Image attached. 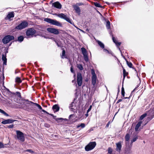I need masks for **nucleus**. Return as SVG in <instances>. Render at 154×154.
<instances>
[{
    "label": "nucleus",
    "mask_w": 154,
    "mask_h": 154,
    "mask_svg": "<svg viewBox=\"0 0 154 154\" xmlns=\"http://www.w3.org/2000/svg\"><path fill=\"white\" fill-rule=\"evenodd\" d=\"M44 21L53 25L60 27L62 26V24L60 23L56 20L49 18H45L44 19Z\"/></svg>",
    "instance_id": "1"
},
{
    "label": "nucleus",
    "mask_w": 154,
    "mask_h": 154,
    "mask_svg": "<svg viewBox=\"0 0 154 154\" xmlns=\"http://www.w3.org/2000/svg\"><path fill=\"white\" fill-rule=\"evenodd\" d=\"M78 107V104L75 99L74 100L69 106V108L70 110L74 112H75L76 110H77Z\"/></svg>",
    "instance_id": "2"
},
{
    "label": "nucleus",
    "mask_w": 154,
    "mask_h": 154,
    "mask_svg": "<svg viewBox=\"0 0 154 154\" xmlns=\"http://www.w3.org/2000/svg\"><path fill=\"white\" fill-rule=\"evenodd\" d=\"M17 138L20 141L23 142L25 141V137L24 134L20 131H16Z\"/></svg>",
    "instance_id": "3"
},
{
    "label": "nucleus",
    "mask_w": 154,
    "mask_h": 154,
    "mask_svg": "<svg viewBox=\"0 0 154 154\" xmlns=\"http://www.w3.org/2000/svg\"><path fill=\"white\" fill-rule=\"evenodd\" d=\"M96 145L95 142L89 143L85 147V149L87 151H88L93 149L95 147Z\"/></svg>",
    "instance_id": "4"
},
{
    "label": "nucleus",
    "mask_w": 154,
    "mask_h": 154,
    "mask_svg": "<svg viewBox=\"0 0 154 154\" xmlns=\"http://www.w3.org/2000/svg\"><path fill=\"white\" fill-rule=\"evenodd\" d=\"M28 25V23L26 21H23L20 24L16 26L15 28L18 30H21L27 27Z\"/></svg>",
    "instance_id": "5"
},
{
    "label": "nucleus",
    "mask_w": 154,
    "mask_h": 154,
    "mask_svg": "<svg viewBox=\"0 0 154 154\" xmlns=\"http://www.w3.org/2000/svg\"><path fill=\"white\" fill-rule=\"evenodd\" d=\"M36 33V31L33 28L28 29L26 32V35L28 37H32L33 35Z\"/></svg>",
    "instance_id": "6"
},
{
    "label": "nucleus",
    "mask_w": 154,
    "mask_h": 154,
    "mask_svg": "<svg viewBox=\"0 0 154 154\" xmlns=\"http://www.w3.org/2000/svg\"><path fill=\"white\" fill-rule=\"evenodd\" d=\"M14 36L9 35L5 36L2 39V42L4 44L8 43L10 41L14 39Z\"/></svg>",
    "instance_id": "7"
},
{
    "label": "nucleus",
    "mask_w": 154,
    "mask_h": 154,
    "mask_svg": "<svg viewBox=\"0 0 154 154\" xmlns=\"http://www.w3.org/2000/svg\"><path fill=\"white\" fill-rule=\"evenodd\" d=\"M147 113V120L149 121L154 117V107L152 109L150 110Z\"/></svg>",
    "instance_id": "8"
},
{
    "label": "nucleus",
    "mask_w": 154,
    "mask_h": 154,
    "mask_svg": "<svg viewBox=\"0 0 154 154\" xmlns=\"http://www.w3.org/2000/svg\"><path fill=\"white\" fill-rule=\"evenodd\" d=\"M57 16L61 18L64 19L66 21L70 23V24H72V22L71 20L65 14L63 13L59 14L57 15Z\"/></svg>",
    "instance_id": "9"
},
{
    "label": "nucleus",
    "mask_w": 154,
    "mask_h": 154,
    "mask_svg": "<svg viewBox=\"0 0 154 154\" xmlns=\"http://www.w3.org/2000/svg\"><path fill=\"white\" fill-rule=\"evenodd\" d=\"M83 78L81 73H78L77 74V82L79 86H81L82 84Z\"/></svg>",
    "instance_id": "10"
},
{
    "label": "nucleus",
    "mask_w": 154,
    "mask_h": 154,
    "mask_svg": "<svg viewBox=\"0 0 154 154\" xmlns=\"http://www.w3.org/2000/svg\"><path fill=\"white\" fill-rule=\"evenodd\" d=\"M81 51L83 55L85 61L88 62V58L87 54V51L86 49L84 48H81Z\"/></svg>",
    "instance_id": "11"
},
{
    "label": "nucleus",
    "mask_w": 154,
    "mask_h": 154,
    "mask_svg": "<svg viewBox=\"0 0 154 154\" xmlns=\"http://www.w3.org/2000/svg\"><path fill=\"white\" fill-rule=\"evenodd\" d=\"M47 30L48 32L55 35H57L59 33L58 29L55 28H48Z\"/></svg>",
    "instance_id": "12"
},
{
    "label": "nucleus",
    "mask_w": 154,
    "mask_h": 154,
    "mask_svg": "<svg viewBox=\"0 0 154 154\" xmlns=\"http://www.w3.org/2000/svg\"><path fill=\"white\" fill-rule=\"evenodd\" d=\"M52 6L57 9H61L62 8V5L58 2H56L52 4Z\"/></svg>",
    "instance_id": "13"
},
{
    "label": "nucleus",
    "mask_w": 154,
    "mask_h": 154,
    "mask_svg": "<svg viewBox=\"0 0 154 154\" xmlns=\"http://www.w3.org/2000/svg\"><path fill=\"white\" fill-rule=\"evenodd\" d=\"M116 150L118 152H120L121 150L122 146L121 141L116 143Z\"/></svg>",
    "instance_id": "14"
},
{
    "label": "nucleus",
    "mask_w": 154,
    "mask_h": 154,
    "mask_svg": "<svg viewBox=\"0 0 154 154\" xmlns=\"http://www.w3.org/2000/svg\"><path fill=\"white\" fill-rule=\"evenodd\" d=\"M14 121L13 120L11 119H9L3 121L2 122V123L3 124L12 123H13Z\"/></svg>",
    "instance_id": "15"
},
{
    "label": "nucleus",
    "mask_w": 154,
    "mask_h": 154,
    "mask_svg": "<svg viewBox=\"0 0 154 154\" xmlns=\"http://www.w3.org/2000/svg\"><path fill=\"white\" fill-rule=\"evenodd\" d=\"M14 17V14L13 12H10L7 16L5 18L6 19H10L11 18L13 17Z\"/></svg>",
    "instance_id": "16"
},
{
    "label": "nucleus",
    "mask_w": 154,
    "mask_h": 154,
    "mask_svg": "<svg viewBox=\"0 0 154 154\" xmlns=\"http://www.w3.org/2000/svg\"><path fill=\"white\" fill-rule=\"evenodd\" d=\"M52 109L54 111V112H55L59 111L60 109V107L58 105L55 104L53 106Z\"/></svg>",
    "instance_id": "17"
},
{
    "label": "nucleus",
    "mask_w": 154,
    "mask_h": 154,
    "mask_svg": "<svg viewBox=\"0 0 154 154\" xmlns=\"http://www.w3.org/2000/svg\"><path fill=\"white\" fill-rule=\"evenodd\" d=\"M73 7L75 11L76 12L79 14H80L81 11L79 7L78 6L76 5L73 6Z\"/></svg>",
    "instance_id": "18"
},
{
    "label": "nucleus",
    "mask_w": 154,
    "mask_h": 154,
    "mask_svg": "<svg viewBox=\"0 0 154 154\" xmlns=\"http://www.w3.org/2000/svg\"><path fill=\"white\" fill-rule=\"evenodd\" d=\"M6 54H3L2 55V59L3 61V64L6 65L7 63V58H6Z\"/></svg>",
    "instance_id": "19"
},
{
    "label": "nucleus",
    "mask_w": 154,
    "mask_h": 154,
    "mask_svg": "<svg viewBox=\"0 0 154 154\" xmlns=\"http://www.w3.org/2000/svg\"><path fill=\"white\" fill-rule=\"evenodd\" d=\"M97 76H92L91 78V81L92 84L94 86L96 83Z\"/></svg>",
    "instance_id": "20"
},
{
    "label": "nucleus",
    "mask_w": 154,
    "mask_h": 154,
    "mask_svg": "<svg viewBox=\"0 0 154 154\" xmlns=\"http://www.w3.org/2000/svg\"><path fill=\"white\" fill-rule=\"evenodd\" d=\"M142 123V121H140L137 124L135 127V131H137L138 130V129Z\"/></svg>",
    "instance_id": "21"
},
{
    "label": "nucleus",
    "mask_w": 154,
    "mask_h": 154,
    "mask_svg": "<svg viewBox=\"0 0 154 154\" xmlns=\"http://www.w3.org/2000/svg\"><path fill=\"white\" fill-rule=\"evenodd\" d=\"M96 42H97L101 48L103 49L104 48V44L101 42L99 40H97Z\"/></svg>",
    "instance_id": "22"
},
{
    "label": "nucleus",
    "mask_w": 154,
    "mask_h": 154,
    "mask_svg": "<svg viewBox=\"0 0 154 154\" xmlns=\"http://www.w3.org/2000/svg\"><path fill=\"white\" fill-rule=\"evenodd\" d=\"M112 40L114 43H115L116 45L117 46H120L121 44V42H117V41L116 40L114 37H112Z\"/></svg>",
    "instance_id": "23"
},
{
    "label": "nucleus",
    "mask_w": 154,
    "mask_h": 154,
    "mask_svg": "<svg viewBox=\"0 0 154 154\" xmlns=\"http://www.w3.org/2000/svg\"><path fill=\"white\" fill-rule=\"evenodd\" d=\"M77 66L80 70H82L83 69V67L82 64H78L77 65Z\"/></svg>",
    "instance_id": "24"
},
{
    "label": "nucleus",
    "mask_w": 154,
    "mask_h": 154,
    "mask_svg": "<svg viewBox=\"0 0 154 154\" xmlns=\"http://www.w3.org/2000/svg\"><path fill=\"white\" fill-rule=\"evenodd\" d=\"M23 39L24 38L22 36H20L18 38V41L20 42H22L23 41Z\"/></svg>",
    "instance_id": "25"
},
{
    "label": "nucleus",
    "mask_w": 154,
    "mask_h": 154,
    "mask_svg": "<svg viewBox=\"0 0 154 154\" xmlns=\"http://www.w3.org/2000/svg\"><path fill=\"white\" fill-rule=\"evenodd\" d=\"M147 115V113H145L142 115L140 117V120H142Z\"/></svg>",
    "instance_id": "26"
},
{
    "label": "nucleus",
    "mask_w": 154,
    "mask_h": 154,
    "mask_svg": "<svg viewBox=\"0 0 154 154\" xmlns=\"http://www.w3.org/2000/svg\"><path fill=\"white\" fill-rule=\"evenodd\" d=\"M106 27L107 29H109L110 28V22L109 21H107L106 23Z\"/></svg>",
    "instance_id": "27"
},
{
    "label": "nucleus",
    "mask_w": 154,
    "mask_h": 154,
    "mask_svg": "<svg viewBox=\"0 0 154 154\" xmlns=\"http://www.w3.org/2000/svg\"><path fill=\"white\" fill-rule=\"evenodd\" d=\"M85 127V125L84 123H81L80 124H79L77 126V127L78 128L81 127L82 128H83Z\"/></svg>",
    "instance_id": "28"
},
{
    "label": "nucleus",
    "mask_w": 154,
    "mask_h": 154,
    "mask_svg": "<svg viewBox=\"0 0 154 154\" xmlns=\"http://www.w3.org/2000/svg\"><path fill=\"white\" fill-rule=\"evenodd\" d=\"M130 135L129 134H127L125 136V140L127 141H128L130 139Z\"/></svg>",
    "instance_id": "29"
},
{
    "label": "nucleus",
    "mask_w": 154,
    "mask_h": 154,
    "mask_svg": "<svg viewBox=\"0 0 154 154\" xmlns=\"http://www.w3.org/2000/svg\"><path fill=\"white\" fill-rule=\"evenodd\" d=\"M55 42L56 43L58 47H63V45L60 42H57L55 41Z\"/></svg>",
    "instance_id": "30"
},
{
    "label": "nucleus",
    "mask_w": 154,
    "mask_h": 154,
    "mask_svg": "<svg viewBox=\"0 0 154 154\" xmlns=\"http://www.w3.org/2000/svg\"><path fill=\"white\" fill-rule=\"evenodd\" d=\"M0 112L4 115L5 116H9L8 114L7 113L5 112L4 110L1 109H0Z\"/></svg>",
    "instance_id": "31"
},
{
    "label": "nucleus",
    "mask_w": 154,
    "mask_h": 154,
    "mask_svg": "<svg viewBox=\"0 0 154 154\" xmlns=\"http://www.w3.org/2000/svg\"><path fill=\"white\" fill-rule=\"evenodd\" d=\"M126 61L127 63V64L128 65V66L130 68H132V66H133V65H132V63L131 62H129L127 60H126Z\"/></svg>",
    "instance_id": "32"
},
{
    "label": "nucleus",
    "mask_w": 154,
    "mask_h": 154,
    "mask_svg": "<svg viewBox=\"0 0 154 154\" xmlns=\"http://www.w3.org/2000/svg\"><path fill=\"white\" fill-rule=\"evenodd\" d=\"M103 51L106 52V53H108V54H110L112 55V52L111 51H109L108 50H107L106 49H103Z\"/></svg>",
    "instance_id": "33"
},
{
    "label": "nucleus",
    "mask_w": 154,
    "mask_h": 154,
    "mask_svg": "<svg viewBox=\"0 0 154 154\" xmlns=\"http://www.w3.org/2000/svg\"><path fill=\"white\" fill-rule=\"evenodd\" d=\"M16 82H17L18 83H20L22 82L20 78L18 77H17L16 78Z\"/></svg>",
    "instance_id": "34"
},
{
    "label": "nucleus",
    "mask_w": 154,
    "mask_h": 154,
    "mask_svg": "<svg viewBox=\"0 0 154 154\" xmlns=\"http://www.w3.org/2000/svg\"><path fill=\"white\" fill-rule=\"evenodd\" d=\"M138 138L137 136L134 137L133 139L131 140V143H132L133 142H135Z\"/></svg>",
    "instance_id": "35"
},
{
    "label": "nucleus",
    "mask_w": 154,
    "mask_h": 154,
    "mask_svg": "<svg viewBox=\"0 0 154 154\" xmlns=\"http://www.w3.org/2000/svg\"><path fill=\"white\" fill-rule=\"evenodd\" d=\"M125 91L124 88L123 87H122V91H121V94L122 96L124 97L125 96Z\"/></svg>",
    "instance_id": "36"
},
{
    "label": "nucleus",
    "mask_w": 154,
    "mask_h": 154,
    "mask_svg": "<svg viewBox=\"0 0 154 154\" xmlns=\"http://www.w3.org/2000/svg\"><path fill=\"white\" fill-rule=\"evenodd\" d=\"M94 5L96 7L100 8H102V7L99 3L97 2H94Z\"/></svg>",
    "instance_id": "37"
},
{
    "label": "nucleus",
    "mask_w": 154,
    "mask_h": 154,
    "mask_svg": "<svg viewBox=\"0 0 154 154\" xmlns=\"http://www.w3.org/2000/svg\"><path fill=\"white\" fill-rule=\"evenodd\" d=\"M25 151L26 152H29L30 153H31L32 154H34L35 153L33 151H32L31 149H27V150H25Z\"/></svg>",
    "instance_id": "38"
},
{
    "label": "nucleus",
    "mask_w": 154,
    "mask_h": 154,
    "mask_svg": "<svg viewBox=\"0 0 154 154\" xmlns=\"http://www.w3.org/2000/svg\"><path fill=\"white\" fill-rule=\"evenodd\" d=\"M112 149L110 147H109L108 149V152L110 154H112Z\"/></svg>",
    "instance_id": "39"
},
{
    "label": "nucleus",
    "mask_w": 154,
    "mask_h": 154,
    "mask_svg": "<svg viewBox=\"0 0 154 154\" xmlns=\"http://www.w3.org/2000/svg\"><path fill=\"white\" fill-rule=\"evenodd\" d=\"M65 51L64 50H63L62 51V55L61 56V57L62 58H64V57L65 54Z\"/></svg>",
    "instance_id": "40"
},
{
    "label": "nucleus",
    "mask_w": 154,
    "mask_h": 154,
    "mask_svg": "<svg viewBox=\"0 0 154 154\" xmlns=\"http://www.w3.org/2000/svg\"><path fill=\"white\" fill-rule=\"evenodd\" d=\"M91 74L92 75V76H96L94 71V69H92L91 70Z\"/></svg>",
    "instance_id": "41"
},
{
    "label": "nucleus",
    "mask_w": 154,
    "mask_h": 154,
    "mask_svg": "<svg viewBox=\"0 0 154 154\" xmlns=\"http://www.w3.org/2000/svg\"><path fill=\"white\" fill-rule=\"evenodd\" d=\"M35 105L38 107V108L40 109H42V107L40 105L38 104V103H36V104H35Z\"/></svg>",
    "instance_id": "42"
},
{
    "label": "nucleus",
    "mask_w": 154,
    "mask_h": 154,
    "mask_svg": "<svg viewBox=\"0 0 154 154\" xmlns=\"http://www.w3.org/2000/svg\"><path fill=\"white\" fill-rule=\"evenodd\" d=\"M123 76L124 78L125 77L126 75V71L125 69H124L123 70Z\"/></svg>",
    "instance_id": "43"
},
{
    "label": "nucleus",
    "mask_w": 154,
    "mask_h": 154,
    "mask_svg": "<svg viewBox=\"0 0 154 154\" xmlns=\"http://www.w3.org/2000/svg\"><path fill=\"white\" fill-rule=\"evenodd\" d=\"M4 147V145L1 142H0V148Z\"/></svg>",
    "instance_id": "44"
},
{
    "label": "nucleus",
    "mask_w": 154,
    "mask_h": 154,
    "mask_svg": "<svg viewBox=\"0 0 154 154\" xmlns=\"http://www.w3.org/2000/svg\"><path fill=\"white\" fill-rule=\"evenodd\" d=\"M70 71L71 72L74 73V72L73 69V67L72 66L70 68Z\"/></svg>",
    "instance_id": "45"
},
{
    "label": "nucleus",
    "mask_w": 154,
    "mask_h": 154,
    "mask_svg": "<svg viewBox=\"0 0 154 154\" xmlns=\"http://www.w3.org/2000/svg\"><path fill=\"white\" fill-rule=\"evenodd\" d=\"M42 111L44 112H45V113H46L47 114H49V113L48 112H47L44 109H42Z\"/></svg>",
    "instance_id": "46"
},
{
    "label": "nucleus",
    "mask_w": 154,
    "mask_h": 154,
    "mask_svg": "<svg viewBox=\"0 0 154 154\" xmlns=\"http://www.w3.org/2000/svg\"><path fill=\"white\" fill-rule=\"evenodd\" d=\"M14 127V125H9L8 126V127L10 128H12Z\"/></svg>",
    "instance_id": "47"
},
{
    "label": "nucleus",
    "mask_w": 154,
    "mask_h": 154,
    "mask_svg": "<svg viewBox=\"0 0 154 154\" xmlns=\"http://www.w3.org/2000/svg\"><path fill=\"white\" fill-rule=\"evenodd\" d=\"M122 101V99H119L117 102H116V103H119L120 102H121V101Z\"/></svg>",
    "instance_id": "48"
},
{
    "label": "nucleus",
    "mask_w": 154,
    "mask_h": 154,
    "mask_svg": "<svg viewBox=\"0 0 154 154\" xmlns=\"http://www.w3.org/2000/svg\"><path fill=\"white\" fill-rule=\"evenodd\" d=\"M30 103H31L32 104H34L35 105V104H36L37 103H34L31 101H30V102H29V104Z\"/></svg>",
    "instance_id": "49"
},
{
    "label": "nucleus",
    "mask_w": 154,
    "mask_h": 154,
    "mask_svg": "<svg viewBox=\"0 0 154 154\" xmlns=\"http://www.w3.org/2000/svg\"><path fill=\"white\" fill-rule=\"evenodd\" d=\"M73 116V115H70L69 117V119H70Z\"/></svg>",
    "instance_id": "50"
},
{
    "label": "nucleus",
    "mask_w": 154,
    "mask_h": 154,
    "mask_svg": "<svg viewBox=\"0 0 154 154\" xmlns=\"http://www.w3.org/2000/svg\"><path fill=\"white\" fill-rule=\"evenodd\" d=\"M109 124H110V122H109L108 123L106 124V127H109Z\"/></svg>",
    "instance_id": "51"
},
{
    "label": "nucleus",
    "mask_w": 154,
    "mask_h": 154,
    "mask_svg": "<svg viewBox=\"0 0 154 154\" xmlns=\"http://www.w3.org/2000/svg\"><path fill=\"white\" fill-rule=\"evenodd\" d=\"M45 126L47 127H49V125L47 124H45Z\"/></svg>",
    "instance_id": "52"
},
{
    "label": "nucleus",
    "mask_w": 154,
    "mask_h": 154,
    "mask_svg": "<svg viewBox=\"0 0 154 154\" xmlns=\"http://www.w3.org/2000/svg\"><path fill=\"white\" fill-rule=\"evenodd\" d=\"M64 119L62 118H58L57 119V120H64Z\"/></svg>",
    "instance_id": "53"
},
{
    "label": "nucleus",
    "mask_w": 154,
    "mask_h": 154,
    "mask_svg": "<svg viewBox=\"0 0 154 154\" xmlns=\"http://www.w3.org/2000/svg\"><path fill=\"white\" fill-rule=\"evenodd\" d=\"M77 29H79L81 32H85L84 31H83V30H82V29H79V28H78V27H77Z\"/></svg>",
    "instance_id": "54"
},
{
    "label": "nucleus",
    "mask_w": 154,
    "mask_h": 154,
    "mask_svg": "<svg viewBox=\"0 0 154 154\" xmlns=\"http://www.w3.org/2000/svg\"><path fill=\"white\" fill-rule=\"evenodd\" d=\"M49 114V115H51V116H53L54 118V117H56V116H54L53 115V114H50V113H49V114Z\"/></svg>",
    "instance_id": "55"
},
{
    "label": "nucleus",
    "mask_w": 154,
    "mask_h": 154,
    "mask_svg": "<svg viewBox=\"0 0 154 154\" xmlns=\"http://www.w3.org/2000/svg\"><path fill=\"white\" fill-rule=\"evenodd\" d=\"M88 112H87L86 114H85V116L86 117H87L88 116Z\"/></svg>",
    "instance_id": "56"
},
{
    "label": "nucleus",
    "mask_w": 154,
    "mask_h": 154,
    "mask_svg": "<svg viewBox=\"0 0 154 154\" xmlns=\"http://www.w3.org/2000/svg\"><path fill=\"white\" fill-rule=\"evenodd\" d=\"M92 105H90V107H89V109L91 110V108H92Z\"/></svg>",
    "instance_id": "57"
},
{
    "label": "nucleus",
    "mask_w": 154,
    "mask_h": 154,
    "mask_svg": "<svg viewBox=\"0 0 154 154\" xmlns=\"http://www.w3.org/2000/svg\"><path fill=\"white\" fill-rule=\"evenodd\" d=\"M24 100L26 102H28L29 103V102L30 101H29L28 100Z\"/></svg>",
    "instance_id": "58"
},
{
    "label": "nucleus",
    "mask_w": 154,
    "mask_h": 154,
    "mask_svg": "<svg viewBox=\"0 0 154 154\" xmlns=\"http://www.w3.org/2000/svg\"><path fill=\"white\" fill-rule=\"evenodd\" d=\"M91 110L89 109H88V110H87V112H90Z\"/></svg>",
    "instance_id": "59"
},
{
    "label": "nucleus",
    "mask_w": 154,
    "mask_h": 154,
    "mask_svg": "<svg viewBox=\"0 0 154 154\" xmlns=\"http://www.w3.org/2000/svg\"><path fill=\"white\" fill-rule=\"evenodd\" d=\"M106 3L107 4H108V5H109V2H106Z\"/></svg>",
    "instance_id": "60"
},
{
    "label": "nucleus",
    "mask_w": 154,
    "mask_h": 154,
    "mask_svg": "<svg viewBox=\"0 0 154 154\" xmlns=\"http://www.w3.org/2000/svg\"><path fill=\"white\" fill-rule=\"evenodd\" d=\"M128 98L127 97H124V98L125 99H127V98Z\"/></svg>",
    "instance_id": "61"
},
{
    "label": "nucleus",
    "mask_w": 154,
    "mask_h": 154,
    "mask_svg": "<svg viewBox=\"0 0 154 154\" xmlns=\"http://www.w3.org/2000/svg\"><path fill=\"white\" fill-rule=\"evenodd\" d=\"M74 77H75V73H74Z\"/></svg>",
    "instance_id": "62"
},
{
    "label": "nucleus",
    "mask_w": 154,
    "mask_h": 154,
    "mask_svg": "<svg viewBox=\"0 0 154 154\" xmlns=\"http://www.w3.org/2000/svg\"><path fill=\"white\" fill-rule=\"evenodd\" d=\"M50 38L52 39H54V38L53 37H51V38Z\"/></svg>",
    "instance_id": "63"
},
{
    "label": "nucleus",
    "mask_w": 154,
    "mask_h": 154,
    "mask_svg": "<svg viewBox=\"0 0 154 154\" xmlns=\"http://www.w3.org/2000/svg\"><path fill=\"white\" fill-rule=\"evenodd\" d=\"M93 129H91L90 130V131H93Z\"/></svg>",
    "instance_id": "64"
}]
</instances>
